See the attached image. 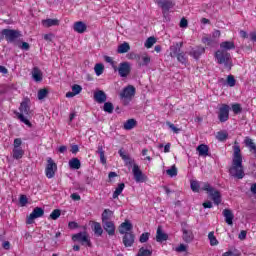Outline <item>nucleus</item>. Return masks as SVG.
I'll list each match as a JSON object with an SVG mask.
<instances>
[{
	"instance_id": "f257e3e1",
	"label": "nucleus",
	"mask_w": 256,
	"mask_h": 256,
	"mask_svg": "<svg viewBox=\"0 0 256 256\" xmlns=\"http://www.w3.org/2000/svg\"><path fill=\"white\" fill-rule=\"evenodd\" d=\"M232 149V165L229 168V173L234 179H243L245 177V169L243 168V155L241 154L239 142L235 141Z\"/></svg>"
},
{
	"instance_id": "f03ea898",
	"label": "nucleus",
	"mask_w": 256,
	"mask_h": 256,
	"mask_svg": "<svg viewBox=\"0 0 256 256\" xmlns=\"http://www.w3.org/2000/svg\"><path fill=\"white\" fill-rule=\"evenodd\" d=\"M214 57L217 60L218 65H224L228 71H231V53L225 50H217Z\"/></svg>"
},
{
	"instance_id": "7ed1b4c3",
	"label": "nucleus",
	"mask_w": 256,
	"mask_h": 256,
	"mask_svg": "<svg viewBox=\"0 0 256 256\" xmlns=\"http://www.w3.org/2000/svg\"><path fill=\"white\" fill-rule=\"evenodd\" d=\"M19 112L16 113L17 118L21 121V123H24V125H27L28 127H31V121L25 117L31 115V108L29 107V104L27 102H21L19 107Z\"/></svg>"
},
{
	"instance_id": "20e7f679",
	"label": "nucleus",
	"mask_w": 256,
	"mask_h": 256,
	"mask_svg": "<svg viewBox=\"0 0 256 256\" xmlns=\"http://www.w3.org/2000/svg\"><path fill=\"white\" fill-rule=\"evenodd\" d=\"M136 89L133 85H128L120 92L119 97L123 101L124 105L131 103L133 97H135Z\"/></svg>"
},
{
	"instance_id": "39448f33",
	"label": "nucleus",
	"mask_w": 256,
	"mask_h": 256,
	"mask_svg": "<svg viewBox=\"0 0 256 256\" xmlns=\"http://www.w3.org/2000/svg\"><path fill=\"white\" fill-rule=\"evenodd\" d=\"M203 191H206L211 197L214 205H221L222 197H221V192L219 190H215L209 183H205L203 186Z\"/></svg>"
},
{
	"instance_id": "423d86ee",
	"label": "nucleus",
	"mask_w": 256,
	"mask_h": 256,
	"mask_svg": "<svg viewBox=\"0 0 256 256\" xmlns=\"http://www.w3.org/2000/svg\"><path fill=\"white\" fill-rule=\"evenodd\" d=\"M23 145V140L21 138H15L12 149V157L13 159L19 160L23 159V155H25V150L21 147Z\"/></svg>"
},
{
	"instance_id": "0eeeda50",
	"label": "nucleus",
	"mask_w": 256,
	"mask_h": 256,
	"mask_svg": "<svg viewBox=\"0 0 256 256\" xmlns=\"http://www.w3.org/2000/svg\"><path fill=\"white\" fill-rule=\"evenodd\" d=\"M2 36L3 39L7 41V43H15L16 39H19V37H21V31L13 29H3Z\"/></svg>"
},
{
	"instance_id": "6e6552de",
	"label": "nucleus",
	"mask_w": 256,
	"mask_h": 256,
	"mask_svg": "<svg viewBox=\"0 0 256 256\" xmlns=\"http://www.w3.org/2000/svg\"><path fill=\"white\" fill-rule=\"evenodd\" d=\"M114 71H118V75L122 78L129 77L131 75V63L122 62L119 66H113Z\"/></svg>"
},
{
	"instance_id": "1a4fd4ad",
	"label": "nucleus",
	"mask_w": 256,
	"mask_h": 256,
	"mask_svg": "<svg viewBox=\"0 0 256 256\" xmlns=\"http://www.w3.org/2000/svg\"><path fill=\"white\" fill-rule=\"evenodd\" d=\"M55 173H57V163L53 160V158H47V165L45 168V175L48 179H53L55 177Z\"/></svg>"
},
{
	"instance_id": "9d476101",
	"label": "nucleus",
	"mask_w": 256,
	"mask_h": 256,
	"mask_svg": "<svg viewBox=\"0 0 256 256\" xmlns=\"http://www.w3.org/2000/svg\"><path fill=\"white\" fill-rule=\"evenodd\" d=\"M72 241H78L81 245H86V247H92L91 239L86 232H79L72 236Z\"/></svg>"
},
{
	"instance_id": "9b49d317",
	"label": "nucleus",
	"mask_w": 256,
	"mask_h": 256,
	"mask_svg": "<svg viewBox=\"0 0 256 256\" xmlns=\"http://www.w3.org/2000/svg\"><path fill=\"white\" fill-rule=\"evenodd\" d=\"M132 173L136 183H145L147 181V175L141 171V168L137 164H133Z\"/></svg>"
},
{
	"instance_id": "f8f14e48",
	"label": "nucleus",
	"mask_w": 256,
	"mask_h": 256,
	"mask_svg": "<svg viewBox=\"0 0 256 256\" xmlns=\"http://www.w3.org/2000/svg\"><path fill=\"white\" fill-rule=\"evenodd\" d=\"M229 110L230 107L227 104H222L218 111V119L220 123H226L229 121Z\"/></svg>"
},
{
	"instance_id": "ddd939ff",
	"label": "nucleus",
	"mask_w": 256,
	"mask_h": 256,
	"mask_svg": "<svg viewBox=\"0 0 256 256\" xmlns=\"http://www.w3.org/2000/svg\"><path fill=\"white\" fill-rule=\"evenodd\" d=\"M45 215V210L41 207H36L33 209L32 213L28 216L27 224L31 225L35 219H39V217H43Z\"/></svg>"
},
{
	"instance_id": "4468645a",
	"label": "nucleus",
	"mask_w": 256,
	"mask_h": 256,
	"mask_svg": "<svg viewBox=\"0 0 256 256\" xmlns=\"http://www.w3.org/2000/svg\"><path fill=\"white\" fill-rule=\"evenodd\" d=\"M157 5L162 9V11H170L175 7V1L173 0H156Z\"/></svg>"
},
{
	"instance_id": "2eb2a0df",
	"label": "nucleus",
	"mask_w": 256,
	"mask_h": 256,
	"mask_svg": "<svg viewBox=\"0 0 256 256\" xmlns=\"http://www.w3.org/2000/svg\"><path fill=\"white\" fill-rule=\"evenodd\" d=\"M122 243L124 247H133V244L135 243V234H133V232L125 233L122 238Z\"/></svg>"
},
{
	"instance_id": "dca6fc26",
	"label": "nucleus",
	"mask_w": 256,
	"mask_h": 256,
	"mask_svg": "<svg viewBox=\"0 0 256 256\" xmlns=\"http://www.w3.org/2000/svg\"><path fill=\"white\" fill-rule=\"evenodd\" d=\"M183 47V42H176L172 46H170V57L172 59H175L183 50H181Z\"/></svg>"
},
{
	"instance_id": "f3484780",
	"label": "nucleus",
	"mask_w": 256,
	"mask_h": 256,
	"mask_svg": "<svg viewBox=\"0 0 256 256\" xmlns=\"http://www.w3.org/2000/svg\"><path fill=\"white\" fill-rule=\"evenodd\" d=\"M205 53V47L203 46H196L191 49L189 52L190 57H193V59L199 60L201 58V55Z\"/></svg>"
},
{
	"instance_id": "a211bd4d",
	"label": "nucleus",
	"mask_w": 256,
	"mask_h": 256,
	"mask_svg": "<svg viewBox=\"0 0 256 256\" xmlns=\"http://www.w3.org/2000/svg\"><path fill=\"white\" fill-rule=\"evenodd\" d=\"M182 239L184 243H192L193 239H195L193 230H189L185 227H182Z\"/></svg>"
},
{
	"instance_id": "6ab92c4d",
	"label": "nucleus",
	"mask_w": 256,
	"mask_h": 256,
	"mask_svg": "<svg viewBox=\"0 0 256 256\" xmlns=\"http://www.w3.org/2000/svg\"><path fill=\"white\" fill-rule=\"evenodd\" d=\"M133 231V224L129 220H125L119 226L120 235H125V233H131Z\"/></svg>"
},
{
	"instance_id": "aec40b11",
	"label": "nucleus",
	"mask_w": 256,
	"mask_h": 256,
	"mask_svg": "<svg viewBox=\"0 0 256 256\" xmlns=\"http://www.w3.org/2000/svg\"><path fill=\"white\" fill-rule=\"evenodd\" d=\"M102 227L110 237H113V235H115L116 227L114 221L102 222Z\"/></svg>"
},
{
	"instance_id": "412c9836",
	"label": "nucleus",
	"mask_w": 256,
	"mask_h": 256,
	"mask_svg": "<svg viewBox=\"0 0 256 256\" xmlns=\"http://www.w3.org/2000/svg\"><path fill=\"white\" fill-rule=\"evenodd\" d=\"M118 154L121 157V159L124 161L126 167H133V165H136L135 160L129 157V155L125 154L123 149H120L118 151Z\"/></svg>"
},
{
	"instance_id": "4be33fe9",
	"label": "nucleus",
	"mask_w": 256,
	"mask_h": 256,
	"mask_svg": "<svg viewBox=\"0 0 256 256\" xmlns=\"http://www.w3.org/2000/svg\"><path fill=\"white\" fill-rule=\"evenodd\" d=\"M244 144H245V147H247V149H249L250 153L252 155H254V157L256 159V144L253 142V139L246 137L244 139Z\"/></svg>"
},
{
	"instance_id": "5701e85b",
	"label": "nucleus",
	"mask_w": 256,
	"mask_h": 256,
	"mask_svg": "<svg viewBox=\"0 0 256 256\" xmlns=\"http://www.w3.org/2000/svg\"><path fill=\"white\" fill-rule=\"evenodd\" d=\"M222 215L225 218V222L227 223V225H233V219H235V215L233 214V211H231V209H224Z\"/></svg>"
},
{
	"instance_id": "b1692460",
	"label": "nucleus",
	"mask_w": 256,
	"mask_h": 256,
	"mask_svg": "<svg viewBox=\"0 0 256 256\" xmlns=\"http://www.w3.org/2000/svg\"><path fill=\"white\" fill-rule=\"evenodd\" d=\"M169 239V235L163 232V228L159 226L156 231V241L157 243H163V241H167Z\"/></svg>"
},
{
	"instance_id": "393cba45",
	"label": "nucleus",
	"mask_w": 256,
	"mask_h": 256,
	"mask_svg": "<svg viewBox=\"0 0 256 256\" xmlns=\"http://www.w3.org/2000/svg\"><path fill=\"white\" fill-rule=\"evenodd\" d=\"M94 101L96 103H105L107 101V94L103 90H98L94 93Z\"/></svg>"
},
{
	"instance_id": "a878e982",
	"label": "nucleus",
	"mask_w": 256,
	"mask_h": 256,
	"mask_svg": "<svg viewBox=\"0 0 256 256\" xmlns=\"http://www.w3.org/2000/svg\"><path fill=\"white\" fill-rule=\"evenodd\" d=\"M32 77L36 83H40V81H43V72H41V69L39 67H34L32 69Z\"/></svg>"
},
{
	"instance_id": "bb28decb",
	"label": "nucleus",
	"mask_w": 256,
	"mask_h": 256,
	"mask_svg": "<svg viewBox=\"0 0 256 256\" xmlns=\"http://www.w3.org/2000/svg\"><path fill=\"white\" fill-rule=\"evenodd\" d=\"M73 29L76 33H85L87 25L83 21H78L74 23Z\"/></svg>"
},
{
	"instance_id": "cd10ccee",
	"label": "nucleus",
	"mask_w": 256,
	"mask_h": 256,
	"mask_svg": "<svg viewBox=\"0 0 256 256\" xmlns=\"http://www.w3.org/2000/svg\"><path fill=\"white\" fill-rule=\"evenodd\" d=\"M220 49L221 51H231L235 49V42L233 41H224L220 43Z\"/></svg>"
},
{
	"instance_id": "c85d7f7f",
	"label": "nucleus",
	"mask_w": 256,
	"mask_h": 256,
	"mask_svg": "<svg viewBox=\"0 0 256 256\" xmlns=\"http://www.w3.org/2000/svg\"><path fill=\"white\" fill-rule=\"evenodd\" d=\"M42 25L43 27H57L59 26V19L55 18V19H51V18H48L46 20H42Z\"/></svg>"
},
{
	"instance_id": "c756f323",
	"label": "nucleus",
	"mask_w": 256,
	"mask_h": 256,
	"mask_svg": "<svg viewBox=\"0 0 256 256\" xmlns=\"http://www.w3.org/2000/svg\"><path fill=\"white\" fill-rule=\"evenodd\" d=\"M92 231L96 237H101V235H103V227H101V223L95 221L92 222Z\"/></svg>"
},
{
	"instance_id": "7c9ffc66",
	"label": "nucleus",
	"mask_w": 256,
	"mask_h": 256,
	"mask_svg": "<svg viewBox=\"0 0 256 256\" xmlns=\"http://www.w3.org/2000/svg\"><path fill=\"white\" fill-rule=\"evenodd\" d=\"M196 150L198 151L200 157H207L209 155V146L206 144H200Z\"/></svg>"
},
{
	"instance_id": "2f4dec72",
	"label": "nucleus",
	"mask_w": 256,
	"mask_h": 256,
	"mask_svg": "<svg viewBox=\"0 0 256 256\" xmlns=\"http://www.w3.org/2000/svg\"><path fill=\"white\" fill-rule=\"evenodd\" d=\"M135 127H137V120L133 118L128 119L123 125V129H125V131H131V129H135Z\"/></svg>"
},
{
	"instance_id": "473e14b6",
	"label": "nucleus",
	"mask_w": 256,
	"mask_h": 256,
	"mask_svg": "<svg viewBox=\"0 0 256 256\" xmlns=\"http://www.w3.org/2000/svg\"><path fill=\"white\" fill-rule=\"evenodd\" d=\"M111 217H113V211L111 209H104L101 216L102 223L111 221Z\"/></svg>"
},
{
	"instance_id": "72a5a7b5",
	"label": "nucleus",
	"mask_w": 256,
	"mask_h": 256,
	"mask_svg": "<svg viewBox=\"0 0 256 256\" xmlns=\"http://www.w3.org/2000/svg\"><path fill=\"white\" fill-rule=\"evenodd\" d=\"M68 164L70 169H75V170L81 169V160H79V158H72L71 160H69Z\"/></svg>"
},
{
	"instance_id": "f704fd0d",
	"label": "nucleus",
	"mask_w": 256,
	"mask_h": 256,
	"mask_svg": "<svg viewBox=\"0 0 256 256\" xmlns=\"http://www.w3.org/2000/svg\"><path fill=\"white\" fill-rule=\"evenodd\" d=\"M124 189H125V183H119L115 191L113 192L112 198L119 199V195L123 193Z\"/></svg>"
},
{
	"instance_id": "c9c22d12",
	"label": "nucleus",
	"mask_w": 256,
	"mask_h": 256,
	"mask_svg": "<svg viewBox=\"0 0 256 256\" xmlns=\"http://www.w3.org/2000/svg\"><path fill=\"white\" fill-rule=\"evenodd\" d=\"M216 139L217 141H220L221 143H223V141H227V139H229V133H227V131L225 130H221L217 132Z\"/></svg>"
},
{
	"instance_id": "e433bc0d",
	"label": "nucleus",
	"mask_w": 256,
	"mask_h": 256,
	"mask_svg": "<svg viewBox=\"0 0 256 256\" xmlns=\"http://www.w3.org/2000/svg\"><path fill=\"white\" fill-rule=\"evenodd\" d=\"M131 50V46L129 43L124 42L118 46L117 53L123 54V53H129Z\"/></svg>"
},
{
	"instance_id": "4c0bfd02",
	"label": "nucleus",
	"mask_w": 256,
	"mask_h": 256,
	"mask_svg": "<svg viewBox=\"0 0 256 256\" xmlns=\"http://www.w3.org/2000/svg\"><path fill=\"white\" fill-rule=\"evenodd\" d=\"M176 59H177L178 63H181L182 65H187L188 58H187V55L185 54V52L182 51L180 54H178L176 56Z\"/></svg>"
},
{
	"instance_id": "58836bf2",
	"label": "nucleus",
	"mask_w": 256,
	"mask_h": 256,
	"mask_svg": "<svg viewBox=\"0 0 256 256\" xmlns=\"http://www.w3.org/2000/svg\"><path fill=\"white\" fill-rule=\"evenodd\" d=\"M208 239L210 241L211 247H215V245H219V241L217 240V237H215V232H209L208 233Z\"/></svg>"
},
{
	"instance_id": "ea45409f",
	"label": "nucleus",
	"mask_w": 256,
	"mask_h": 256,
	"mask_svg": "<svg viewBox=\"0 0 256 256\" xmlns=\"http://www.w3.org/2000/svg\"><path fill=\"white\" fill-rule=\"evenodd\" d=\"M94 71L97 77L103 75V71H105V66L102 63H97L94 67Z\"/></svg>"
},
{
	"instance_id": "a19ab883",
	"label": "nucleus",
	"mask_w": 256,
	"mask_h": 256,
	"mask_svg": "<svg viewBox=\"0 0 256 256\" xmlns=\"http://www.w3.org/2000/svg\"><path fill=\"white\" fill-rule=\"evenodd\" d=\"M142 62H138L139 67H147L151 63V57L144 55L141 57Z\"/></svg>"
},
{
	"instance_id": "79ce46f5",
	"label": "nucleus",
	"mask_w": 256,
	"mask_h": 256,
	"mask_svg": "<svg viewBox=\"0 0 256 256\" xmlns=\"http://www.w3.org/2000/svg\"><path fill=\"white\" fill-rule=\"evenodd\" d=\"M151 255H153V251L149 249H145L144 247H141L136 256H151Z\"/></svg>"
},
{
	"instance_id": "37998d69",
	"label": "nucleus",
	"mask_w": 256,
	"mask_h": 256,
	"mask_svg": "<svg viewBox=\"0 0 256 256\" xmlns=\"http://www.w3.org/2000/svg\"><path fill=\"white\" fill-rule=\"evenodd\" d=\"M115 109V106H113V103L111 102H105L104 106H103V110L105 111V113H113V110Z\"/></svg>"
},
{
	"instance_id": "c03bdc74",
	"label": "nucleus",
	"mask_w": 256,
	"mask_h": 256,
	"mask_svg": "<svg viewBox=\"0 0 256 256\" xmlns=\"http://www.w3.org/2000/svg\"><path fill=\"white\" fill-rule=\"evenodd\" d=\"M157 43V39H155V37H149L144 46L146 47V49H151V47H153V45H155Z\"/></svg>"
},
{
	"instance_id": "a18cd8bd",
	"label": "nucleus",
	"mask_w": 256,
	"mask_h": 256,
	"mask_svg": "<svg viewBox=\"0 0 256 256\" xmlns=\"http://www.w3.org/2000/svg\"><path fill=\"white\" fill-rule=\"evenodd\" d=\"M59 217H61L60 209H55L50 214V219H52L53 221H57V219H59Z\"/></svg>"
},
{
	"instance_id": "49530a36",
	"label": "nucleus",
	"mask_w": 256,
	"mask_h": 256,
	"mask_svg": "<svg viewBox=\"0 0 256 256\" xmlns=\"http://www.w3.org/2000/svg\"><path fill=\"white\" fill-rule=\"evenodd\" d=\"M47 95H49V90H47V88H43L38 91V99L40 101L45 99V97H47Z\"/></svg>"
},
{
	"instance_id": "de8ad7c7",
	"label": "nucleus",
	"mask_w": 256,
	"mask_h": 256,
	"mask_svg": "<svg viewBox=\"0 0 256 256\" xmlns=\"http://www.w3.org/2000/svg\"><path fill=\"white\" fill-rule=\"evenodd\" d=\"M226 83H227L228 87H235L237 80H235V76L228 75Z\"/></svg>"
},
{
	"instance_id": "09e8293b",
	"label": "nucleus",
	"mask_w": 256,
	"mask_h": 256,
	"mask_svg": "<svg viewBox=\"0 0 256 256\" xmlns=\"http://www.w3.org/2000/svg\"><path fill=\"white\" fill-rule=\"evenodd\" d=\"M232 111L235 115H239V113H241V111H243V108L241 107V104L234 103V104H232Z\"/></svg>"
},
{
	"instance_id": "8fccbe9b",
	"label": "nucleus",
	"mask_w": 256,
	"mask_h": 256,
	"mask_svg": "<svg viewBox=\"0 0 256 256\" xmlns=\"http://www.w3.org/2000/svg\"><path fill=\"white\" fill-rule=\"evenodd\" d=\"M166 173L169 177H177V167L173 165L170 169L166 170Z\"/></svg>"
},
{
	"instance_id": "3c124183",
	"label": "nucleus",
	"mask_w": 256,
	"mask_h": 256,
	"mask_svg": "<svg viewBox=\"0 0 256 256\" xmlns=\"http://www.w3.org/2000/svg\"><path fill=\"white\" fill-rule=\"evenodd\" d=\"M150 235L151 234H149L148 232L142 233L139 238L140 243H147L149 241Z\"/></svg>"
},
{
	"instance_id": "603ef678",
	"label": "nucleus",
	"mask_w": 256,
	"mask_h": 256,
	"mask_svg": "<svg viewBox=\"0 0 256 256\" xmlns=\"http://www.w3.org/2000/svg\"><path fill=\"white\" fill-rule=\"evenodd\" d=\"M166 125H167V127H169V129H171V131H173V133L178 134L181 131V129L177 128L175 126V124H173V123H171L169 121L166 122Z\"/></svg>"
},
{
	"instance_id": "864d4df0",
	"label": "nucleus",
	"mask_w": 256,
	"mask_h": 256,
	"mask_svg": "<svg viewBox=\"0 0 256 256\" xmlns=\"http://www.w3.org/2000/svg\"><path fill=\"white\" fill-rule=\"evenodd\" d=\"M190 187H191V189H192V191H193L194 193H199V189H200L199 182H197V181H192V182L190 183Z\"/></svg>"
},
{
	"instance_id": "5fc2aeb1",
	"label": "nucleus",
	"mask_w": 256,
	"mask_h": 256,
	"mask_svg": "<svg viewBox=\"0 0 256 256\" xmlns=\"http://www.w3.org/2000/svg\"><path fill=\"white\" fill-rule=\"evenodd\" d=\"M72 91L75 95H79V93H81V91H83V88L81 87V85L79 84H74L72 86Z\"/></svg>"
},
{
	"instance_id": "6e6d98bb",
	"label": "nucleus",
	"mask_w": 256,
	"mask_h": 256,
	"mask_svg": "<svg viewBox=\"0 0 256 256\" xmlns=\"http://www.w3.org/2000/svg\"><path fill=\"white\" fill-rule=\"evenodd\" d=\"M19 203H20L21 207H25V205H27V203H29V200L27 199V196L26 195H20Z\"/></svg>"
},
{
	"instance_id": "4d7b16f0",
	"label": "nucleus",
	"mask_w": 256,
	"mask_h": 256,
	"mask_svg": "<svg viewBox=\"0 0 256 256\" xmlns=\"http://www.w3.org/2000/svg\"><path fill=\"white\" fill-rule=\"evenodd\" d=\"M202 43H204V45H207V47H211V45H213V39L211 37H203Z\"/></svg>"
},
{
	"instance_id": "13d9d810",
	"label": "nucleus",
	"mask_w": 256,
	"mask_h": 256,
	"mask_svg": "<svg viewBox=\"0 0 256 256\" xmlns=\"http://www.w3.org/2000/svg\"><path fill=\"white\" fill-rule=\"evenodd\" d=\"M19 48L22 49V51H29V49H31V46L27 42H22Z\"/></svg>"
},
{
	"instance_id": "bf43d9fd",
	"label": "nucleus",
	"mask_w": 256,
	"mask_h": 256,
	"mask_svg": "<svg viewBox=\"0 0 256 256\" xmlns=\"http://www.w3.org/2000/svg\"><path fill=\"white\" fill-rule=\"evenodd\" d=\"M177 253H183L185 251H187V246H185V244H180L177 248H176Z\"/></svg>"
},
{
	"instance_id": "052dcab7",
	"label": "nucleus",
	"mask_w": 256,
	"mask_h": 256,
	"mask_svg": "<svg viewBox=\"0 0 256 256\" xmlns=\"http://www.w3.org/2000/svg\"><path fill=\"white\" fill-rule=\"evenodd\" d=\"M188 25H189V21H187V19L182 18V19L180 20V27H181L182 29H185Z\"/></svg>"
},
{
	"instance_id": "680f3d73",
	"label": "nucleus",
	"mask_w": 256,
	"mask_h": 256,
	"mask_svg": "<svg viewBox=\"0 0 256 256\" xmlns=\"http://www.w3.org/2000/svg\"><path fill=\"white\" fill-rule=\"evenodd\" d=\"M104 61H106V63H110V65L115 66V61H113V58H111V56H105L104 57Z\"/></svg>"
},
{
	"instance_id": "e2e57ef3",
	"label": "nucleus",
	"mask_w": 256,
	"mask_h": 256,
	"mask_svg": "<svg viewBox=\"0 0 256 256\" xmlns=\"http://www.w3.org/2000/svg\"><path fill=\"white\" fill-rule=\"evenodd\" d=\"M68 227L70 229H77L79 227V224L75 221H71V222L68 223Z\"/></svg>"
},
{
	"instance_id": "0e129e2a",
	"label": "nucleus",
	"mask_w": 256,
	"mask_h": 256,
	"mask_svg": "<svg viewBox=\"0 0 256 256\" xmlns=\"http://www.w3.org/2000/svg\"><path fill=\"white\" fill-rule=\"evenodd\" d=\"M71 199L73 200V201H81V195H79V194H77V193H73V194H71Z\"/></svg>"
},
{
	"instance_id": "69168bd1",
	"label": "nucleus",
	"mask_w": 256,
	"mask_h": 256,
	"mask_svg": "<svg viewBox=\"0 0 256 256\" xmlns=\"http://www.w3.org/2000/svg\"><path fill=\"white\" fill-rule=\"evenodd\" d=\"M2 247H3V249H5L6 251H9V249H11V242H9V241L3 242Z\"/></svg>"
},
{
	"instance_id": "338daca9",
	"label": "nucleus",
	"mask_w": 256,
	"mask_h": 256,
	"mask_svg": "<svg viewBox=\"0 0 256 256\" xmlns=\"http://www.w3.org/2000/svg\"><path fill=\"white\" fill-rule=\"evenodd\" d=\"M0 73H2V75H7L9 73V70L7 69V67L0 65Z\"/></svg>"
},
{
	"instance_id": "774afa93",
	"label": "nucleus",
	"mask_w": 256,
	"mask_h": 256,
	"mask_svg": "<svg viewBox=\"0 0 256 256\" xmlns=\"http://www.w3.org/2000/svg\"><path fill=\"white\" fill-rule=\"evenodd\" d=\"M222 256H239V254L233 253V251H227Z\"/></svg>"
}]
</instances>
